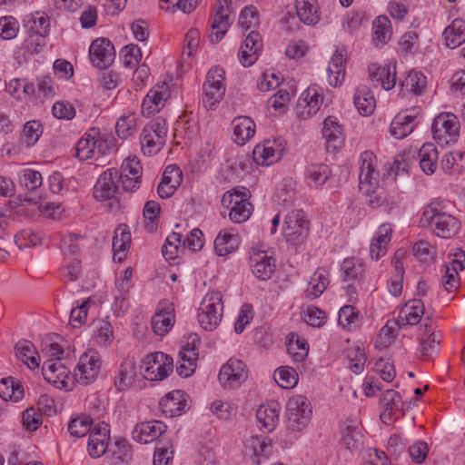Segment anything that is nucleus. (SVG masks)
Masks as SVG:
<instances>
[{
	"label": "nucleus",
	"instance_id": "nucleus-23",
	"mask_svg": "<svg viewBox=\"0 0 465 465\" xmlns=\"http://www.w3.org/2000/svg\"><path fill=\"white\" fill-rule=\"evenodd\" d=\"M252 273L262 281L269 280L275 269L274 261L263 252H254L250 257Z\"/></svg>",
	"mask_w": 465,
	"mask_h": 465
},
{
	"label": "nucleus",
	"instance_id": "nucleus-34",
	"mask_svg": "<svg viewBox=\"0 0 465 465\" xmlns=\"http://www.w3.org/2000/svg\"><path fill=\"white\" fill-rule=\"evenodd\" d=\"M416 117L405 114H398L392 120L390 132L397 139H401L411 134L416 125Z\"/></svg>",
	"mask_w": 465,
	"mask_h": 465
},
{
	"label": "nucleus",
	"instance_id": "nucleus-5",
	"mask_svg": "<svg viewBox=\"0 0 465 465\" xmlns=\"http://www.w3.org/2000/svg\"><path fill=\"white\" fill-rule=\"evenodd\" d=\"M222 298L220 292H211L204 296L198 312V322L203 330L213 331L219 325L223 311Z\"/></svg>",
	"mask_w": 465,
	"mask_h": 465
},
{
	"label": "nucleus",
	"instance_id": "nucleus-62",
	"mask_svg": "<svg viewBox=\"0 0 465 465\" xmlns=\"http://www.w3.org/2000/svg\"><path fill=\"white\" fill-rule=\"evenodd\" d=\"M326 313L313 306H309L304 314V321L311 326L322 327L326 322Z\"/></svg>",
	"mask_w": 465,
	"mask_h": 465
},
{
	"label": "nucleus",
	"instance_id": "nucleus-35",
	"mask_svg": "<svg viewBox=\"0 0 465 465\" xmlns=\"http://www.w3.org/2000/svg\"><path fill=\"white\" fill-rule=\"evenodd\" d=\"M420 166L426 174H432L438 165L439 153L431 143H424L419 151Z\"/></svg>",
	"mask_w": 465,
	"mask_h": 465
},
{
	"label": "nucleus",
	"instance_id": "nucleus-25",
	"mask_svg": "<svg viewBox=\"0 0 465 465\" xmlns=\"http://www.w3.org/2000/svg\"><path fill=\"white\" fill-rule=\"evenodd\" d=\"M167 306L159 310L151 320V325L156 335H165L173 327L174 322L173 309L172 303H165Z\"/></svg>",
	"mask_w": 465,
	"mask_h": 465
},
{
	"label": "nucleus",
	"instance_id": "nucleus-49",
	"mask_svg": "<svg viewBox=\"0 0 465 465\" xmlns=\"http://www.w3.org/2000/svg\"><path fill=\"white\" fill-rule=\"evenodd\" d=\"M238 24L245 31L256 28L260 24L257 8L253 5L245 6L239 15Z\"/></svg>",
	"mask_w": 465,
	"mask_h": 465
},
{
	"label": "nucleus",
	"instance_id": "nucleus-42",
	"mask_svg": "<svg viewBox=\"0 0 465 465\" xmlns=\"http://www.w3.org/2000/svg\"><path fill=\"white\" fill-rule=\"evenodd\" d=\"M401 402V394L393 390H387L381 399V404L384 411L381 414V419L383 422L391 421V417L393 411L399 409V404Z\"/></svg>",
	"mask_w": 465,
	"mask_h": 465
},
{
	"label": "nucleus",
	"instance_id": "nucleus-27",
	"mask_svg": "<svg viewBox=\"0 0 465 465\" xmlns=\"http://www.w3.org/2000/svg\"><path fill=\"white\" fill-rule=\"evenodd\" d=\"M233 127L234 141L240 144H245L255 134V124L248 116H238L232 122Z\"/></svg>",
	"mask_w": 465,
	"mask_h": 465
},
{
	"label": "nucleus",
	"instance_id": "nucleus-33",
	"mask_svg": "<svg viewBox=\"0 0 465 465\" xmlns=\"http://www.w3.org/2000/svg\"><path fill=\"white\" fill-rule=\"evenodd\" d=\"M344 58L341 53L335 52L331 58L327 68L328 82L330 85L336 87L342 84L345 78Z\"/></svg>",
	"mask_w": 465,
	"mask_h": 465
},
{
	"label": "nucleus",
	"instance_id": "nucleus-45",
	"mask_svg": "<svg viewBox=\"0 0 465 465\" xmlns=\"http://www.w3.org/2000/svg\"><path fill=\"white\" fill-rule=\"evenodd\" d=\"M306 177L311 180L310 186H320L325 183L331 175V170L326 164H311L306 169Z\"/></svg>",
	"mask_w": 465,
	"mask_h": 465
},
{
	"label": "nucleus",
	"instance_id": "nucleus-12",
	"mask_svg": "<svg viewBox=\"0 0 465 465\" xmlns=\"http://www.w3.org/2000/svg\"><path fill=\"white\" fill-rule=\"evenodd\" d=\"M309 221L302 210L292 211L284 220L286 240L293 244H301L307 238Z\"/></svg>",
	"mask_w": 465,
	"mask_h": 465
},
{
	"label": "nucleus",
	"instance_id": "nucleus-56",
	"mask_svg": "<svg viewBox=\"0 0 465 465\" xmlns=\"http://www.w3.org/2000/svg\"><path fill=\"white\" fill-rule=\"evenodd\" d=\"M97 341L103 345H110L114 341V329L108 318L98 321Z\"/></svg>",
	"mask_w": 465,
	"mask_h": 465
},
{
	"label": "nucleus",
	"instance_id": "nucleus-13",
	"mask_svg": "<svg viewBox=\"0 0 465 465\" xmlns=\"http://www.w3.org/2000/svg\"><path fill=\"white\" fill-rule=\"evenodd\" d=\"M119 173L111 168L104 171L94 187V196L98 201L111 200L118 192Z\"/></svg>",
	"mask_w": 465,
	"mask_h": 465
},
{
	"label": "nucleus",
	"instance_id": "nucleus-28",
	"mask_svg": "<svg viewBox=\"0 0 465 465\" xmlns=\"http://www.w3.org/2000/svg\"><path fill=\"white\" fill-rule=\"evenodd\" d=\"M296 14L306 25H314L320 21L317 0H295Z\"/></svg>",
	"mask_w": 465,
	"mask_h": 465
},
{
	"label": "nucleus",
	"instance_id": "nucleus-59",
	"mask_svg": "<svg viewBox=\"0 0 465 465\" xmlns=\"http://www.w3.org/2000/svg\"><path fill=\"white\" fill-rule=\"evenodd\" d=\"M18 25L12 16L0 18V36L5 40H10L16 36Z\"/></svg>",
	"mask_w": 465,
	"mask_h": 465
},
{
	"label": "nucleus",
	"instance_id": "nucleus-43",
	"mask_svg": "<svg viewBox=\"0 0 465 465\" xmlns=\"http://www.w3.org/2000/svg\"><path fill=\"white\" fill-rule=\"evenodd\" d=\"M136 376L134 363L131 361H124L120 366L119 373L115 380V386L119 391H124L133 384Z\"/></svg>",
	"mask_w": 465,
	"mask_h": 465
},
{
	"label": "nucleus",
	"instance_id": "nucleus-18",
	"mask_svg": "<svg viewBox=\"0 0 465 465\" xmlns=\"http://www.w3.org/2000/svg\"><path fill=\"white\" fill-rule=\"evenodd\" d=\"M188 395L177 390L169 392L160 401L163 412L169 417L180 416L187 407Z\"/></svg>",
	"mask_w": 465,
	"mask_h": 465
},
{
	"label": "nucleus",
	"instance_id": "nucleus-64",
	"mask_svg": "<svg viewBox=\"0 0 465 465\" xmlns=\"http://www.w3.org/2000/svg\"><path fill=\"white\" fill-rule=\"evenodd\" d=\"M418 35L413 31L406 32L400 39L399 45L401 52L414 54L417 50Z\"/></svg>",
	"mask_w": 465,
	"mask_h": 465
},
{
	"label": "nucleus",
	"instance_id": "nucleus-41",
	"mask_svg": "<svg viewBox=\"0 0 465 465\" xmlns=\"http://www.w3.org/2000/svg\"><path fill=\"white\" fill-rule=\"evenodd\" d=\"M252 154L254 160L262 165H269L280 157V152L272 147L270 141L262 144H257L253 149Z\"/></svg>",
	"mask_w": 465,
	"mask_h": 465
},
{
	"label": "nucleus",
	"instance_id": "nucleus-6",
	"mask_svg": "<svg viewBox=\"0 0 465 465\" xmlns=\"http://www.w3.org/2000/svg\"><path fill=\"white\" fill-rule=\"evenodd\" d=\"M203 104L207 110H213L223 100L225 94L224 70L219 66L212 67L203 84Z\"/></svg>",
	"mask_w": 465,
	"mask_h": 465
},
{
	"label": "nucleus",
	"instance_id": "nucleus-16",
	"mask_svg": "<svg viewBox=\"0 0 465 465\" xmlns=\"http://www.w3.org/2000/svg\"><path fill=\"white\" fill-rule=\"evenodd\" d=\"M107 424H97L89 434L87 450L91 457L99 458L104 454L109 442V430Z\"/></svg>",
	"mask_w": 465,
	"mask_h": 465
},
{
	"label": "nucleus",
	"instance_id": "nucleus-58",
	"mask_svg": "<svg viewBox=\"0 0 465 465\" xmlns=\"http://www.w3.org/2000/svg\"><path fill=\"white\" fill-rule=\"evenodd\" d=\"M182 235L177 232L171 233L163 246L162 252L166 260H173L177 257Z\"/></svg>",
	"mask_w": 465,
	"mask_h": 465
},
{
	"label": "nucleus",
	"instance_id": "nucleus-22",
	"mask_svg": "<svg viewBox=\"0 0 465 465\" xmlns=\"http://www.w3.org/2000/svg\"><path fill=\"white\" fill-rule=\"evenodd\" d=\"M391 233L392 229L390 224L383 223L379 226L370 246V254L372 259L377 261L385 255Z\"/></svg>",
	"mask_w": 465,
	"mask_h": 465
},
{
	"label": "nucleus",
	"instance_id": "nucleus-30",
	"mask_svg": "<svg viewBox=\"0 0 465 465\" xmlns=\"http://www.w3.org/2000/svg\"><path fill=\"white\" fill-rule=\"evenodd\" d=\"M329 273L324 269L316 270L311 276L305 290L307 298L312 300L321 296L329 284Z\"/></svg>",
	"mask_w": 465,
	"mask_h": 465
},
{
	"label": "nucleus",
	"instance_id": "nucleus-14",
	"mask_svg": "<svg viewBox=\"0 0 465 465\" xmlns=\"http://www.w3.org/2000/svg\"><path fill=\"white\" fill-rule=\"evenodd\" d=\"M89 54L92 63L99 69H105L115 57L113 44L105 38L95 39L90 46Z\"/></svg>",
	"mask_w": 465,
	"mask_h": 465
},
{
	"label": "nucleus",
	"instance_id": "nucleus-20",
	"mask_svg": "<svg viewBox=\"0 0 465 465\" xmlns=\"http://www.w3.org/2000/svg\"><path fill=\"white\" fill-rule=\"evenodd\" d=\"M424 313V305L420 300L408 302L401 310L396 323L400 328L417 324Z\"/></svg>",
	"mask_w": 465,
	"mask_h": 465
},
{
	"label": "nucleus",
	"instance_id": "nucleus-19",
	"mask_svg": "<svg viewBox=\"0 0 465 465\" xmlns=\"http://www.w3.org/2000/svg\"><path fill=\"white\" fill-rule=\"evenodd\" d=\"M42 372L45 380L60 388L65 387V379L68 376V370L60 361L47 360L44 362Z\"/></svg>",
	"mask_w": 465,
	"mask_h": 465
},
{
	"label": "nucleus",
	"instance_id": "nucleus-4",
	"mask_svg": "<svg viewBox=\"0 0 465 465\" xmlns=\"http://www.w3.org/2000/svg\"><path fill=\"white\" fill-rule=\"evenodd\" d=\"M312 407L308 399L302 395L290 398L286 403L287 428L292 431H301L309 424L312 418Z\"/></svg>",
	"mask_w": 465,
	"mask_h": 465
},
{
	"label": "nucleus",
	"instance_id": "nucleus-31",
	"mask_svg": "<svg viewBox=\"0 0 465 465\" xmlns=\"http://www.w3.org/2000/svg\"><path fill=\"white\" fill-rule=\"evenodd\" d=\"M197 359L195 349L183 347L176 363L177 373L184 378L190 377L195 371Z\"/></svg>",
	"mask_w": 465,
	"mask_h": 465
},
{
	"label": "nucleus",
	"instance_id": "nucleus-29",
	"mask_svg": "<svg viewBox=\"0 0 465 465\" xmlns=\"http://www.w3.org/2000/svg\"><path fill=\"white\" fill-rule=\"evenodd\" d=\"M131 243V233L126 224H120L113 237L114 260L122 262Z\"/></svg>",
	"mask_w": 465,
	"mask_h": 465
},
{
	"label": "nucleus",
	"instance_id": "nucleus-61",
	"mask_svg": "<svg viewBox=\"0 0 465 465\" xmlns=\"http://www.w3.org/2000/svg\"><path fill=\"white\" fill-rule=\"evenodd\" d=\"M247 448L252 449L255 456H267L272 452L270 440L266 438H260L258 436H252L250 439Z\"/></svg>",
	"mask_w": 465,
	"mask_h": 465
},
{
	"label": "nucleus",
	"instance_id": "nucleus-48",
	"mask_svg": "<svg viewBox=\"0 0 465 465\" xmlns=\"http://www.w3.org/2000/svg\"><path fill=\"white\" fill-rule=\"evenodd\" d=\"M401 85L407 92L420 94L426 86V77L420 72H410Z\"/></svg>",
	"mask_w": 465,
	"mask_h": 465
},
{
	"label": "nucleus",
	"instance_id": "nucleus-15",
	"mask_svg": "<svg viewBox=\"0 0 465 465\" xmlns=\"http://www.w3.org/2000/svg\"><path fill=\"white\" fill-rule=\"evenodd\" d=\"M230 4L231 0H218L216 3V11L211 25V28L216 30L210 35L213 43H217L223 38L232 23L230 20Z\"/></svg>",
	"mask_w": 465,
	"mask_h": 465
},
{
	"label": "nucleus",
	"instance_id": "nucleus-38",
	"mask_svg": "<svg viewBox=\"0 0 465 465\" xmlns=\"http://www.w3.org/2000/svg\"><path fill=\"white\" fill-rule=\"evenodd\" d=\"M16 355L31 370L39 366V354L32 342L27 341H19L15 345Z\"/></svg>",
	"mask_w": 465,
	"mask_h": 465
},
{
	"label": "nucleus",
	"instance_id": "nucleus-17",
	"mask_svg": "<svg viewBox=\"0 0 465 465\" xmlns=\"http://www.w3.org/2000/svg\"><path fill=\"white\" fill-rule=\"evenodd\" d=\"M166 430V425L159 420H151L137 424L132 434L140 443H149L157 440Z\"/></svg>",
	"mask_w": 465,
	"mask_h": 465
},
{
	"label": "nucleus",
	"instance_id": "nucleus-32",
	"mask_svg": "<svg viewBox=\"0 0 465 465\" xmlns=\"http://www.w3.org/2000/svg\"><path fill=\"white\" fill-rule=\"evenodd\" d=\"M353 103L362 115H370L375 109V98L370 89L365 85L356 88L353 95Z\"/></svg>",
	"mask_w": 465,
	"mask_h": 465
},
{
	"label": "nucleus",
	"instance_id": "nucleus-51",
	"mask_svg": "<svg viewBox=\"0 0 465 465\" xmlns=\"http://www.w3.org/2000/svg\"><path fill=\"white\" fill-rule=\"evenodd\" d=\"M92 420L88 417H77L73 420L68 424V431L69 433L75 438H81L85 436L87 433H91Z\"/></svg>",
	"mask_w": 465,
	"mask_h": 465
},
{
	"label": "nucleus",
	"instance_id": "nucleus-57",
	"mask_svg": "<svg viewBox=\"0 0 465 465\" xmlns=\"http://www.w3.org/2000/svg\"><path fill=\"white\" fill-rule=\"evenodd\" d=\"M160 211V205L155 201H148L143 207V214L144 218L145 228L151 232L155 229L153 223L157 219Z\"/></svg>",
	"mask_w": 465,
	"mask_h": 465
},
{
	"label": "nucleus",
	"instance_id": "nucleus-10",
	"mask_svg": "<svg viewBox=\"0 0 465 465\" xmlns=\"http://www.w3.org/2000/svg\"><path fill=\"white\" fill-rule=\"evenodd\" d=\"M433 139L440 144L455 143L460 133V123L451 113H441L437 115L431 125Z\"/></svg>",
	"mask_w": 465,
	"mask_h": 465
},
{
	"label": "nucleus",
	"instance_id": "nucleus-53",
	"mask_svg": "<svg viewBox=\"0 0 465 465\" xmlns=\"http://www.w3.org/2000/svg\"><path fill=\"white\" fill-rule=\"evenodd\" d=\"M229 217L235 223L245 222L251 215V203L248 201H235Z\"/></svg>",
	"mask_w": 465,
	"mask_h": 465
},
{
	"label": "nucleus",
	"instance_id": "nucleus-1",
	"mask_svg": "<svg viewBox=\"0 0 465 465\" xmlns=\"http://www.w3.org/2000/svg\"><path fill=\"white\" fill-rule=\"evenodd\" d=\"M376 157L370 151L360 156L359 189L367 198V203L378 208L387 202L388 193L379 184V172L375 169Z\"/></svg>",
	"mask_w": 465,
	"mask_h": 465
},
{
	"label": "nucleus",
	"instance_id": "nucleus-2",
	"mask_svg": "<svg viewBox=\"0 0 465 465\" xmlns=\"http://www.w3.org/2000/svg\"><path fill=\"white\" fill-rule=\"evenodd\" d=\"M420 224L424 228H430L435 235L449 239L456 234L460 229V223L454 216L443 212L440 203H431L424 210Z\"/></svg>",
	"mask_w": 465,
	"mask_h": 465
},
{
	"label": "nucleus",
	"instance_id": "nucleus-50",
	"mask_svg": "<svg viewBox=\"0 0 465 465\" xmlns=\"http://www.w3.org/2000/svg\"><path fill=\"white\" fill-rule=\"evenodd\" d=\"M136 121L134 114L120 117L115 125L117 135L123 139L132 135L136 130Z\"/></svg>",
	"mask_w": 465,
	"mask_h": 465
},
{
	"label": "nucleus",
	"instance_id": "nucleus-60",
	"mask_svg": "<svg viewBox=\"0 0 465 465\" xmlns=\"http://www.w3.org/2000/svg\"><path fill=\"white\" fill-rule=\"evenodd\" d=\"M121 173L127 174L129 176H134V179H142V165L139 159L135 156L127 157L122 166H121Z\"/></svg>",
	"mask_w": 465,
	"mask_h": 465
},
{
	"label": "nucleus",
	"instance_id": "nucleus-3",
	"mask_svg": "<svg viewBox=\"0 0 465 465\" xmlns=\"http://www.w3.org/2000/svg\"><path fill=\"white\" fill-rule=\"evenodd\" d=\"M167 123L157 117L149 122L143 129L141 145L143 154L152 155L158 153L166 142Z\"/></svg>",
	"mask_w": 465,
	"mask_h": 465
},
{
	"label": "nucleus",
	"instance_id": "nucleus-9",
	"mask_svg": "<svg viewBox=\"0 0 465 465\" xmlns=\"http://www.w3.org/2000/svg\"><path fill=\"white\" fill-rule=\"evenodd\" d=\"M173 361L169 355L157 351L145 357L141 364V371L146 380L162 381L173 371Z\"/></svg>",
	"mask_w": 465,
	"mask_h": 465
},
{
	"label": "nucleus",
	"instance_id": "nucleus-63",
	"mask_svg": "<svg viewBox=\"0 0 465 465\" xmlns=\"http://www.w3.org/2000/svg\"><path fill=\"white\" fill-rule=\"evenodd\" d=\"M91 300L84 301L80 306L74 308L70 313V323L73 327H80L85 323L87 311Z\"/></svg>",
	"mask_w": 465,
	"mask_h": 465
},
{
	"label": "nucleus",
	"instance_id": "nucleus-26",
	"mask_svg": "<svg viewBox=\"0 0 465 465\" xmlns=\"http://www.w3.org/2000/svg\"><path fill=\"white\" fill-rule=\"evenodd\" d=\"M280 406L276 401L261 405L256 411V419L268 432L272 431L279 420Z\"/></svg>",
	"mask_w": 465,
	"mask_h": 465
},
{
	"label": "nucleus",
	"instance_id": "nucleus-54",
	"mask_svg": "<svg viewBox=\"0 0 465 465\" xmlns=\"http://www.w3.org/2000/svg\"><path fill=\"white\" fill-rule=\"evenodd\" d=\"M20 183L27 190L34 191L40 187L43 183V178L38 171L33 169H25L20 174Z\"/></svg>",
	"mask_w": 465,
	"mask_h": 465
},
{
	"label": "nucleus",
	"instance_id": "nucleus-24",
	"mask_svg": "<svg viewBox=\"0 0 465 465\" xmlns=\"http://www.w3.org/2000/svg\"><path fill=\"white\" fill-rule=\"evenodd\" d=\"M370 77L373 83L381 84L384 90H391L396 84V68L390 65L380 66L375 64L369 67Z\"/></svg>",
	"mask_w": 465,
	"mask_h": 465
},
{
	"label": "nucleus",
	"instance_id": "nucleus-55",
	"mask_svg": "<svg viewBox=\"0 0 465 465\" xmlns=\"http://www.w3.org/2000/svg\"><path fill=\"white\" fill-rule=\"evenodd\" d=\"M42 124L38 121H29L24 125V138L27 146L34 145L42 135Z\"/></svg>",
	"mask_w": 465,
	"mask_h": 465
},
{
	"label": "nucleus",
	"instance_id": "nucleus-47",
	"mask_svg": "<svg viewBox=\"0 0 465 465\" xmlns=\"http://www.w3.org/2000/svg\"><path fill=\"white\" fill-rule=\"evenodd\" d=\"M274 380L282 388L291 389L298 382V373L292 367H280L274 372Z\"/></svg>",
	"mask_w": 465,
	"mask_h": 465
},
{
	"label": "nucleus",
	"instance_id": "nucleus-44",
	"mask_svg": "<svg viewBox=\"0 0 465 465\" xmlns=\"http://www.w3.org/2000/svg\"><path fill=\"white\" fill-rule=\"evenodd\" d=\"M391 21L385 15H379L373 21V41L384 44L391 39Z\"/></svg>",
	"mask_w": 465,
	"mask_h": 465
},
{
	"label": "nucleus",
	"instance_id": "nucleus-52",
	"mask_svg": "<svg viewBox=\"0 0 465 465\" xmlns=\"http://www.w3.org/2000/svg\"><path fill=\"white\" fill-rule=\"evenodd\" d=\"M420 341V357L427 360L430 355L437 351L438 346L441 341L440 332L431 331L426 339Z\"/></svg>",
	"mask_w": 465,
	"mask_h": 465
},
{
	"label": "nucleus",
	"instance_id": "nucleus-11",
	"mask_svg": "<svg viewBox=\"0 0 465 465\" xmlns=\"http://www.w3.org/2000/svg\"><path fill=\"white\" fill-rule=\"evenodd\" d=\"M248 378L246 364L238 359H230L220 370L218 380L224 389H237Z\"/></svg>",
	"mask_w": 465,
	"mask_h": 465
},
{
	"label": "nucleus",
	"instance_id": "nucleus-46",
	"mask_svg": "<svg viewBox=\"0 0 465 465\" xmlns=\"http://www.w3.org/2000/svg\"><path fill=\"white\" fill-rule=\"evenodd\" d=\"M287 351L295 361L302 362L308 355L309 346L305 340L300 339L298 335H292Z\"/></svg>",
	"mask_w": 465,
	"mask_h": 465
},
{
	"label": "nucleus",
	"instance_id": "nucleus-36",
	"mask_svg": "<svg viewBox=\"0 0 465 465\" xmlns=\"http://www.w3.org/2000/svg\"><path fill=\"white\" fill-rule=\"evenodd\" d=\"M443 35L449 47L455 48L460 46L465 42V21L462 19H454L452 23L445 28Z\"/></svg>",
	"mask_w": 465,
	"mask_h": 465
},
{
	"label": "nucleus",
	"instance_id": "nucleus-40",
	"mask_svg": "<svg viewBox=\"0 0 465 465\" xmlns=\"http://www.w3.org/2000/svg\"><path fill=\"white\" fill-rule=\"evenodd\" d=\"M238 237L236 234L221 232L214 241V250L219 256H225L234 252L238 247Z\"/></svg>",
	"mask_w": 465,
	"mask_h": 465
},
{
	"label": "nucleus",
	"instance_id": "nucleus-7",
	"mask_svg": "<svg viewBox=\"0 0 465 465\" xmlns=\"http://www.w3.org/2000/svg\"><path fill=\"white\" fill-rule=\"evenodd\" d=\"M101 365L102 361L99 352L94 349H88L79 359L74 370V381L82 386L93 383L100 372Z\"/></svg>",
	"mask_w": 465,
	"mask_h": 465
},
{
	"label": "nucleus",
	"instance_id": "nucleus-8",
	"mask_svg": "<svg viewBox=\"0 0 465 465\" xmlns=\"http://www.w3.org/2000/svg\"><path fill=\"white\" fill-rule=\"evenodd\" d=\"M109 151L107 141L100 135L99 130L92 128L76 144V156L82 160L98 159Z\"/></svg>",
	"mask_w": 465,
	"mask_h": 465
},
{
	"label": "nucleus",
	"instance_id": "nucleus-39",
	"mask_svg": "<svg viewBox=\"0 0 465 465\" xmlns=\"http://www.w3.org/2000/svg\"><path fill=\"white\" fill-rule=\"evenodd\" d=\"M362 443V434L357 426H347L341 430V444L349 451L359 450Z\"/></svg>",
	"mask_w": 465,
	"mask_h": 465
},
{
	"label": "nucleus",
	"instance_id": "nucleus-37",
	"mask_svg": "<svg viewBox=\"0 0 465 465\" xmlns=\"http://www.w3.org/2000/svg\"><path fill=\"white\" fill-rule=\"evenodd\" d=\"M0 397L5 401H18L24 397V388L18 380L6 377L0 381Z\"/></svg>",
	"mask_w": 465,
	"mask_h": 465
},
{
	"label": "nucleus",
	"instance_id": "nucleus-21",
	"mask_svg": "<svg viewBox=\"0 0 465 465\" xmlns=\"http://www.w3.org/2000/svg\"><path fill=\"white\" fill-rule=\"evenodd\" d=\"M322 136L326 141L328 148L332 150L341 146L343 141V127L337 117L328 116L323 121Z\"/></svg>",
	"mask_w": 465,
	"mask_h": 465
}]
</instances>
